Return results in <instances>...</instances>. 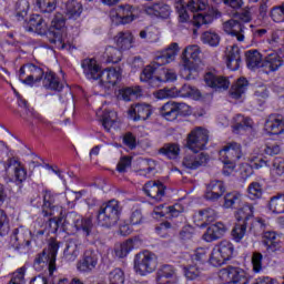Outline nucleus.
I'll return each instance as SVG.
<instances>
[{"instance_id":"nucleus-1","label":"nucleus","mask_w":284,"mask_h":284,"mask_svg":"<svg viewBox=\"0 0 284 284\" xmlns=\"http://www.w3.org/2000/svg\"><path fill=\"white\" fill-rule=\"evenodd\" d=\"M94 219L92 215L83 216L74 211L65 214L64 219L51 217L49 219V227L51 232H58L59 227L62 229V232L69 234V236H74V234H82V236H92L94 230Z\"/></svg>"},{"instance_id":"nucleus-2","label":"nucleus","mask_w":284,"mask_h":284,"mask_svg":"<svg viewBox=\"0 0 284 284\" xmlns=\"http://www.w3.org/2000/svg\"><path fill=\"white\" fill-rule=\"evenodd\" d=\"M176 54H179V43L176 42H172L166 49L159 51L155 60L142 70L140 81L149 83L150 88H156L154 85L156 83V65L163 68V65L172 63L176 59Z\"/></svg>"},{"instance_id":"nucleus-3","label":"nucleus","mask_w":284,"mask_h":284,"mask_svg":"<svg viewBox=\"0 0 284 284\" xmlns=\"http://www.w3.org/2000/svg\"><path fill=\"white\" fill-rule=\"evenodd\" d=\"M122 212L121 203L116 200H110L103 203L97 211L98 225L106 230L114 227L119 224V221H121Z\"/></svg>"},{"instance_id":"nucleus-4","label":"nucleus","mask_w":284,"mask_h":284,"mask_svg":"<svg viewBox=\"0 0 284 284\" xmlns=\"http://www.w3.org/2000/svg\"><path fill=\"white\" fill-rule=\"evenodd\" d=\"M59 242L52 240L48 248H44L39 253L33 261V270L36 272H45L48 270L49 276H52L57 272V254H59Z\"/></svg>"},{"instance_id":"nucleus-5","label":"nucleus","mask_w":284,"mask_h":284,"mask_svg":"<svg viewBox=\"0 0 284 284\" xmlns=\"http://www.w3.org/2000/svg\"><path fill=\"white\" fill-rule=\"evenodd\" d=\"M220 161L223 163L222 174L230 176L236 170V161L243 156L242 146L237 142H230L219 152Z\"/></svg>"},{"instance_id":"nucleus-6","label":"nucleus","mask_w":284,"mask_h":284,"mask_svg":"<svg viewBox=\"0 0 284 284\" xmlns=\"http://www.w3.org/2000/svg\"><path fill=\"white\" fill-rule=\"evenodd\" d=\"M254 212V204L245 203L235 212V219L237 223L234 225L231 236L235 243L243 241L247 227L250 225V219Z\"/></svg>"},{"instance_id":"nucleus-7","label":"nucleus","mask_w":284,"mask_h":284,"mask_svg":"<svg viewBox=\"0 0 284 284\" xmlns=\"http://www.w3.org/2000/svg\"><path fill=\"white\" fill-rule=\"evenodd\" d=\"M114 39L118 48L106 47L103 59H105V63H112L113 65H116V63H121V60L123 59V52L132 48V43H134V38L118 37Z\"/></svg>"},{"instance_id":"nucleus-8","label":"nucleus","mask_w":284,"mask_h":284,"mask_svg":"<svg viewBox=\"0 0 284 284\" xmlns=\"http://www.w3.org/2000/svg\"><path fill=\"white\" fill-rule=\"evenodd\" d=\"M234 244L232 242L224 240L215 245L211 252L210 265L213 267H221L225 265L227 261L234 258Z\"/></svg>"},{"instance_id":"nucleus-9","label":"nucleus","mask_w":284,"mask_h":284,"mask_svg":"<svg viewBox=\"0 0 284 284\" xmlns=\"http://www.w3.org/2000/svg\"><path fill=\"white\" fill-rule=\"evenodd\" d=\"M175 9L180 17L181 23H185L190 21V12H203V10H207V0H175Z\"/></svg>"},{"instance_id":"nucleus-10","label":"nucleus","mask_w":284,"mask_h":284,"mask_svg":"<svg viewBox=\"0 0 284 284\" xmlns=\"http://www.w3.org/2000/svg\"><path fill=\"white\" fill-rule=\"evenodd\" d=\"M156 255L152 252H143L135 255L134 258V272L139 276H148L156 270Z\"/></svg>"},{"instance_id":"nucleus-11","label":"nucleus","mask_w":284,"mask_h":284,"mask_svg":"<svg viewBox=\"0 0 284 284\" xmlns=\"http://www.w3.org/2000/svg\"><path fill=\"white\" fill-rule=\"evenodd\" d=\"M209 141L210 134L207 133V130L202 126H197L189 133L186 148L194 152V154H199V152L207 148Z\"/></svg>"},{"instance_id":"nucleus-12","label":"nucleus","mask_w":284,"mask_h":284,"mask_svg":"<svg viewBox=\"0 0 284 284\" xmlns=\"http://www.w3.org/2000/svg\"><path fill=\"white\" fill-rule=\"evenodd\" d=\"M220 278L224 284H250V276L241 267L229 266L220 271Z\"/></svg>"},{"instance_id":"nucleus-13","label":"nucleus","mask_w":284,"mask_h":284,"mask_svg":"<svg viewBox=\"0 0 284 284\" xmlns=\"http://www.w3.org/2000/svg\"><path fill=\"white\" fill-rule=\"evenodd\" d=\"M212 253H210V248L207 247H199L194 251L193 254L182 253L180 258H183L186 263H192L193 265H197L205 270V265L210 263V257Z\"/></svg>"},{"instance_id":"nucleus-14","label":"nucleus","mask_w":284,"mask_h":284,"mask_svg":"<svg viewBox=\"0 0 284 284\" xmlns=\"http://www.w3.org/2000/svg\"><path fill=\"white\" fill-rule=\"evenodd\" d=\"M284 54L281 55L276 51H271L267 53L262 61V72L264 74H272L273 72H278L284 65Z\"/></svg>"},{"instance_id":"nucleus-15","label":"nucleus","mask_w":284,"mask_h":284,"mask_svg":"<svg viewBox=\"0 0 284 284\" xmlns=\"http://www.w3.org/2000/svg\"><path fill=\"white\" fill-rule=\"evenodd\" d=\"M201 54V49L196 44H191L186 47L182 53V63L184 67V70H187V72H196V63L195 61H199V57Z\"/></svg>"},{"instance_id":"nucleus-16","label":"nucleus","mask_w":284,"mask_h":284,"mask_svg":"<svg viewBox=\"0 0 284 284\" xmlns=\"http://www.w3.org/2000/svg\"><path fill=\"white\" fill-rule=\"evenodd\" d=\"M159 114L165 121H176L179 116H185L183 103L166 102L159 109Z\"/></svg>"},{"instance_id":"nucleus-17","label":"nucleus","mask_w":284,"mask_h":284,"mask_svg":"<svg viewBox=\"0 0 284 284\" xmlns=\"http://www.w3.org/2000/svg\"><path fill=\"white\" fill-rule=\"evenodd\" d=\"M165 190H168V187L160 181H149L143 186L145 196H149L153 203H160V201H163Z\"/></svg>"},{"instance_id":"nucleus-18","label":"nucleus","mask_w":284,"mask_h":284,"mask_svg":"<svg viewBox=\"0 0 284 284\" xmlns=\"http://www.w3.org/2000/svg\"><path fill=\"white\" fill-rule=\"evenodd\" d=\"M204 83L207 88L215 90H229L230 89V79L225 75H219L216 71H209L204 74Z\"/></svg>"},{"instance_id":"nucleus-19","label":"nucleus","mask_w":284,"mask_h":284,"mask_svg":"<svg viewBox=\"0 0 284 284\" xmlns=\"http://www.w3.org/2000/svg\"><path fill=\"white\" fill-rule=\"evenodd\" d=\"M225 59L226 68L231 70V72H236L243 64V51L239 45L234 44L226 49Z\"/></svg>"},{"instance_id":"nucleus-20","label":"nucleus","mask_w":284,"mask_h":284,"mask_svg":"<svg viewBox=\"0 0 284 284\" xmlns=\"http://www.w3.org/2000/svg\"><path fill=\"white\" fill-rule=\"evenodd\" d=\"M227 191V187L225 186V182L221 180H212L210 183L206 184V190L204 192V199L205 201H211L212 203H215V201H219L223 194Z\"/></svg>"},{"instance_id":"nucleus-21","label":"nucleus","mask_w":284,"mask_h":284,"mask_svg":"<svg viewBox=\"0 0 284 284\" xmlns=\"http://www.w3.org/2000/svg\"><path fill=\"white\" fill-rule=\"evenodd\" d=\"M264 131L268 136H278L284 132V119L280 114H271L265 120Z\"/></svg>"},{"instance_id":"nucleus-22","label":"nucleus","mask_w":284,"mask_h":284,"mask_svg":"<svg viewBox=\"0 0 284 284\" xmlns=\"http://www.w3.org/2000/svg\"><path fill=\"white\" fill-rule=\"evenodd\" d=\"M99 265V254L95 251L88 250L84 252L82 260L77 264L78 272L82 274H89Z\"/></svg>"},{"instance_id":"nucleus-23","label":"nucleus","mask_w":284,"mask_h":284,"mask_svg":"<svg viewBox=\"0 0 284 284\" xmlns=\"http://www.w3.org/2000/svg\"><path fill=\"white\" fill-rule=\"evenodd\" d=\"M217 17H221V12L214 8H209L204 13L193 14V34H199V28L201 26H207V23H212Z\"/></svg>"},{"instance_id":"nucleus-24","label":"nucleus","mask_w":284,"mask_h":284,"mask_svg":"<svg viewBox=\"0 0 284 284\" xmlns=\"http://www.w3.org/2000/svg\"><path fill=\"white\" fill-rule=\"evenodd\" d=\"M81 68L84 77L89 81H99L101 79V72H103V70H101V65L97 63V60L87 58L81 61Z\"/></svg>"},{"instance_id":"nucleus-25","label":"nucleus","mask_w":284,"mask_h":284,"mask_svg":"<svg viewBox=\"0 0 284 284\" xmlns=\"http://www.w3.org/2000/svg\"><path fill=\"white\" fill-rule=\"evenodd\" d=\"M99 81L102 88H114V85L121 81V69L106 68L102 70Z\"/></svg>"},{"instance_id":"nucleus-26","label":"nucleus","mask_w":284,"mask_h":284,"mask_svg":"<svg viewBox=\"0 0 284 284\" xmlns=\"http://www.w3.org/2000/svg\"><path fill=\"white\" fill-rule=\"evenodd\" d=\"M262 245L267 254H274L281 250V235L274 231H266L262 234Z\"/></svg>"},{"instance_id":"nucleus-27","label":"nucleus","mask_w":284,"mask_h":284,"mask_svg":"<svg viewBox=\"0 0 284 284\" xmlns=\"http://www.w3.org/2000/svg\"><path fill=\"white\" fill-rule=\"evenodd\" d=\"M153 109L148 103H136L129 110V116L134 121H148L152 116Z\"/></svg>"},{"instance_id":"nucleus-28","label":"nucleus","mask_w":284,"mask_h":284,"mask_svg":"<svg viewBox=\"0 0 284 284\" xmlns=\"http://www.w3.org/2000/svg\"><path fill=\"white\" fill-rule=\"evenodd\" d=\"M216 216H219L216 210L206 207L194 215V223L197 227L203 230L207 227V225H211V223H214L216 221Z\"/></svg>"},{"instance_id":"nucleus-29","label":"nucleus","mask_w":284,"mask_h":284,"mask_svg":"<svg viewBox=\"0 0 284 284\" xmlns=\"http://www.w3.org/2000/svg\"><path fill=\"white\" fill-rule=\"evenodd\" d=\"M134 19H136L134 8L130 4L118 7L115 17H113V21H115L116 26H128V23H132Z\"/></svg>"},{"instance_id":"nucleus-30","label":"nucleus","mask_w":284,"mask_h":284,"mask_svg":"<svg viewBox=\"0 0 284 284\" xmlns=\"http://www.w3.org/2000/svg\"><path fill=\"white\" fill-rule=\"evenodd\" d=\"M225 232H227V226L222 222H217L215 224H211L205 233L203 234L202 239L205 243H214V241H219V239H223L225 236Z\"/></svg>"},{"instance_id":"nucleus-31","label":"nucleus","mask_w":284,"mask_h":284,"mask_svg":"<svg viewBox=\"0 0 284 284\" xmlns=\"http://www.w3.org/2000/svg\"><path fill=\"white\" fill-rule=\"evenodd\" d=\"M192 94H194V88H192L191 85L184 84L176 93H174V89H162L158 91L156 98L160 100L175 99V97L187 99V97H192Z\"/></svg>"},{"instance_id":"nucleus-32","label":"nucleus","mask_w":284,"mask_h":284,"mask_svg":"<svg viewBox=\"0 0 284 284\" xmlns=\"http://www.w3.org/2000/svg\"><path fill=\"white\" fill-rule=\"evenodd\" d=\"M180 263L186 281H199L201 278V274H203V270H205L202 268V266L186 262L183 257H180Z\"/></svg>"},{"instance_id":"nucleus-33","label":"nucleus","mask_w":284,"mask_h":284,"mask_svg":"<svg viewBox=\"0 0 284 284\" xmlns=\"http://www.w3.org/2000/svg\"><path fill=\"white\" fill-rule=\"evenodd\" d=\"M155 216L160 219H178L179 215L183 214V206L179 203L173 205H160L154 209Z\"/></svg>"},{"instance_id":"nucleus-34","label":"nucleus","mask_w":284,"mask_h":284,"mask_svg":"<svg viewBox=\"0 0 284 284\" xmlns=\"http://www.w3.org/2000/svg\"><path fill=\"white\" fill-rule=\"evenodd\" d=\"M62 10H64L67 19L77 21L83 14V4L78 0H68L64 2Z\"/></svg>"},{"instance_id":"nucleus-35","label":"nucleus","mask_w":284,"mask_h":284,"mask_svg":"<svg viewBox=\"0 0 284 284\" xmlns=\"http://www.w3.org/2000/svg\"><path fill=\"white\" fill-rule=\"evenodd\" d=\"M145 14L149 17H159L160 19H169L172 9L169 4L163 2L153 3L151 6L145 7Z\"/></svg>"},{"instance_id":"nucleus-36","label":"nucleus","mask_w":284,"mask_h":284,"mask_svg":"<svg viewBox=\"0 0 284 284\" xmlns=\"http://www.w3.org/2000/svg\"><path fill=\"white\" fill-rule=\"evenodd\" d=\"M210 161V156L205 153L186 155L183 159L182 165L187 170H199L201 165H205Z\"/></svg>"},{"instance_id":"nucleus-37","label":"nucleus","mask_w":284,"mask_h":284,"mask_svg":"<svg viewBox=\"0 0 284 284\" xmlns=\"http://www.w3.org/2000/svg\"><path fill=\"white\" fill-rule=\"evenodd\" d=\"M27 30L28 32H34L36 34L44 37V34H48V24L45 20H43V17L32 14L29 19V28Z\"/></svg>"},{"instance_id":"nucleus-38","label":"nucleus","mask_w":284,"mask_h":284,"mask_svg":"<svg viewBox=\"0 0 284 284\" xmlns=\"http://www.w3.org/2000/svg\"><path fill=\"white\" fill-rule=\"evenodd\" d=\"M247 88H250V81H247V78H240L237 79L230 89V97L231 99H234L235 101H239V99H243V94L247 92Z\"/></svg>"},{"instance_id":"nucleus-39","label":"nucleus","mask_w":284,"mask_h":284,"mask_svg":"<svg viewBox=\"0 0 284 284\" xmlns=\"http://www.w3.org/2000/svg\"><path fill=\"white\" fill-rule=\"evenodd\" d=\"M42 83L45 90H51L52 92H61L63 90V83L53 71H48L44 74V78H42Z\"/></svg>"},{"instance_id":"nucleus-40","label":"nucleus","mask_w":284,"mask_h":284,"mask_svg":"<svg viewBox=\"0 0 284 284\" xmlns=\"http://www.w3.org/2000/svg\"><path fill=\"white\" fill-rule=\"evenodd\" d=\"M176 274V268L173 265L164 264L162 265L155 275L156 284H174V282L170 281Z\"/></svg>"},{"instance_id":"nucleus-41","label":"nucleus","mask_w":284,"mask_h":284,"mask_svg":"<svg viewBox=\"0 0 284 284\" xmlns=\"http://www.w3.org/2000/svg\"><path fill=\"white\" fill-rule=\"evenodd\" d=\"M263 54L256 49L245 52L246 68L253 72L258 70V68H263Z\"/></svg>"},{"instance_id":"nucleus-42","label":"nucleus","mask_w":284,"mask_h":284,"mask_svg":"<svg viewBox=\"0 0 284 284\" xmlns=\"http://www.w3.org/2000/svg\"><path fill=\"white\" fill-rule=\"evenodd\" d=\"M26 71L29 72L31 77L36 78V81H43L45 77V71L32 62L26 63L19 69V77H26Z\"/></svg>"},{"instance_id":"nucleus-43","label":"nucleus","mask_w":284,"mask_h":284,"mask_svg":"<svg viewBox=\"0 0 284 284\" xmlns=\"http://www.w3.org/2000/svg\"><path fill=\"white\" fill-rule=\"evenodd\" d=\"M55 201L57 197L54 194H52V192H43L42 216H54V210H57Z\"/></svg>"},{"instance_id":"nucleus-44","label":"nucleus","mask_w":284,"mask_h":284,"mask_svg":"<svg viewBox=\"0 0 284 284\" xmlns=\"http://www.w3.org/2000/svg\"><path fill=\"white\" fill-rule=\"evenodd\" d=\"M50 43H54L58 50H67V52H74L77 45L74 44V38L68 37H53L49 39Z\"/></svg>"},{"instance_id":"nucleus-45","label":"nucleus","mask_w":284,"mask_h":284,"mask_svg":"<svg viewBox=\"0 0 284 284\" xmlns=\"http://www.w3.org/2000/svg\"><path fill=\"white\" fill-rule=\"evenodd\" d=\"M49 31L53 34V37H62L65 32V18L63 13H55L53 20L51 21V27Z\"/></svg>"},{"instance_id":"nucleus-46","label":"nucleus","mask_w":284,"mask_h":284,"mask_svg":"<svg viewBox=\"0 0 284 284\" xmlns=\"http://www.w3.org/2000/svg\"><path fill=\"white\" fill-rule=\"evenodd\" d=\"M159 154L165 156L170 161H174L179 159V154H181V146L178 143H165L160 150Z\"/></svg>"},{"instance_id":"nucleus-47","label":"nucleus","mask_w":284,"mask_h":284,"mask_svg":"<svg viewBox=\"0 0 284 284\" xmlns=\"http://www.w3.org/2000/svg\"><path fill=\"white\" fill-rule=\"evenodd\" d=\"M267 207L273 214H284V193H278L271 197Z\"/></svg>"},{"instance_id":"nucleus-48","label":"nucleus","mask_w":284,"mask_h":284,"mask_svg":"<svg viewBox=\"0 0 284 284\" xmlns=\"http://www.w3.org/2000/svg\"><path fill=\"white\" fill-rule=\"evenodd\" d=\"M241 193L233 191L229 192L224 195V210H234L235 207L241 205Z\"/></svg>"},{"instance_id":"nucleus-49","label":"nucleus","mask_w":284,"mask_h":284,"mask_svg":"<svg viewBox=\"0 0 284 284\" xmlns=\"http://www.w3.org/2000/svg\"><path fill=\"white\" fill-rule=\"evenodd\" d=\"M223 30L232 37H243V26L236 20H229L223 23Z\"/></svg>"},{"instance_id":"nucleus-50","label":"nucleus","mask_w":284,"mask_h":284,"mask_svg":"<svg viewBox=\"0 0 284 284\" xmlns=\"http://www.w3.org/2000/svg\"><path fill=\"white\" fill-rule=\"evenodd\" d=\"M141 87H129L120 90V97H122L123 101H132V99H139L141 97Z\"/></svg>"},{"instance_id":"nucleus-51","label":"nucleus","mask_w":284,"mask_h":284,"mask_svg":"<svg viewBox=\"0 0 284 284\" xmlns=\"http://www.w3.org/2000/svg\"><path fill=\"white\" fill-rule=\"evenodd\" d=\"M17 166L14 168L13 171V183H16V185H22L23 183H26L27 179H28V170H26V168H23L21 165V163L16 162Z\"/></svg>"},{"instance_id":"nucleus-52","label":"nucleus","mask_w":284,"mask_h":284,"mask_svg":"<svg viewBox=\"0 0 284 284\" xmlns=\"http://www.w3.org/2000/svg\"><path fill=\"white\" fill-rule=\"evenodd\" d=\"M237 119H241V121L233 125L234 134H241V132L252 130V119L245 118L243 115H237Z\"/></svg>"},{"instance_id":"nucleus-53","label":"nucleus","mask_w":284,"mask_h":284,"mask_svg":"<svg viewBox=\"0 0 284 284\" xmlns=\"http://www.w3.org/2000/svg\"><path fill=\"white\" fill-rule=\"evenodd\" d=\"M248 199L252 201H256V199H261L263 196V185L258 182H252L248 187Z\"/></svg>"},{"instance_id":"nucleus-54","label":"nucleus","mask_w":284,"mask_h":284,"mask_svg":"<svg viewBox=\"0 0 284 284\" xmlns=\"http://www.w3.org/2000/svg\"><path fill=\"white\" fill-rule=\"evenodd\" d=\"M38 6L42 14H51L57 10V0H38Z\"/></svg>"},{"instance_id":"nucleus-55","label":"nucleus","mask_w":284,"mask_h":284,"mask_svg":"<svg viewBox=\"0 0 284 284\" xmlns=\"http://www.w3.org/2000/svg\"><path fill=\"white\" fill-rule=\"evenodd\" d=\"M10 232V219L6 211L0 209V236H8Z\"/></svg>"},{"instance_id":"nucleus-56","label":"nucleus","mask_w":284,"mask_h":284,"mask_svg":"<svg viewBox=\"0 0 284 284\" xmlns=\"http://www.w3.org/2000/svg\"><path fill=\"white\" fill-rule=\"evenodd\" d=\"M271 19L275 23H283L284 21V2H282L280 6H275L271 9Z\"/></svg>"},{"instance_id":"nucleus-57","label":"nucleus","mask_w":284,"mask_h":284,"mask_svg":"<svg viewBox=\"0 0 284 284\" xmlns=\"http://www.w3.org/2000/svg\"><path fill=\"white\" fill-rule=\"evenodd\" d=\"M110 284H123L125 283V273L121 268H114L109 273Z\"/></svg>"},{"instance_id":"nucleus-58","label":"nucleus","mask_w":284,"mask_h":284,"mask_svg":"<svg viewBox=\"0 0 284 284\" xmlns=\"http://www.w3.org/2000/svg\"><path fill=\"white\" fill-rule=\"evenodd\" d=\"M29 8H30V4L26 0H22V1L17 3L16 17H17L18 21H22V19H26V17H28V9Z\"/></svg>"},{"instance_id":"nucleus-59","label":"nucleus","mask_w":284,"mask_h":284,"mask_svg":"<svg viewBox=\"0 0 284 284\" xmlns=\"http://www.w3.org/2000/svg\"><path fill=\"white\" fill-rule=\"evenodd\" d=\"M64 256H67L69 261H75L77 256H79V246L73 242H69L64 248Z\"/></svg>"},{"instance_id":"nucleus-60","label":"nucleus","mask_w":284,"mask_h":284,"mask_svg":"<svg viewBox=\"0 0 284 284\" xmlns=\"http://www.w3.org/2000/svg\"><path fill=\"white\" fill-rule=\"evenodd\" d=\"M128 168H132V156L124 155L118 162L116 170L120 174H125V172H128Z\"/></svg>"},{"instance_id":"nucleus-61","label":"nucleus","mask_w":284,"mask_h":284,"mask_svg":"<svg viewBox=\"0 0 284 284\" xmlns=\"http://www.w3.org/2000/svg\"><path fill=\"white\" fill-rule=\"evenodd\" d=\"M272 172L276 176H283L284 174V158L277 156L273 159L272 162Z\"/></svg>"},{"instance_id":"nucleus-62","label":"nucleus","mask_w":284,"mask_h":284,"mask_svg":"<svg viewBox=\"0 0 284 284\" xmlns=\"http://www.w3.org/2000/svg\"><path fill=\"white\" fill-rule=\"evenodd\" d=\"M26 283V266L18 268L8 284H24Z\"/></svg>"},{"instance_id":"nucleus-63","label":"nucleus","mask_w":284,"mask_h":284,"mask_svg":"<svg viewBox=\"0 0 284 284\" xmlns=\"http://www.w3.org/2000/svg\"><path fill=\"white\" fill-rule=\"evenodd\" d=\"M250 230H265L266 224L263 217H254V206H253V214L248 221Z\"/></svg>"},{"instance_id":"nucleus-64","label":"nucleus","mask_w":284,"mask_h":284,"mask_svg":"<svg viewBox=\"0 0 284 284\" xmlns=\"http://www.w3.org/2000/svg\"><path fill=\"white\" fill-rule=\"evenodd\" d=\"M122 143L129 150H136V136L132 132H126L122 138Z\"/></svg>"}]
</instances>
